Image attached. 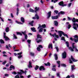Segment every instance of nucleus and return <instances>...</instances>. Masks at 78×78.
Masks as SVG:
<instances>
[{"mask_svg":"<svg viewBox=\"0 0 78 78\" xmlns=\"http://www.w3.org/2000/svg\"><path fill=\"white\" fill-rule=\"evenodd\" d=\"M57 63L58 64V67H60V61H57Z\"/></svg>","mask_w":78,"mask_h":78,"instance_id":"4c0bfd02","label":"nucleus"},{"mask_svg":"<svg viewBox=\"0 0 78 78\" xmlns=\"http://www.w3.org/2000/svg\"><path fill=\"white\" fill-rule=\"evenodd\" d=\"M57 76H58V77H60V76H59V73H57Z\"/></svg>","mask_w":78,"mask_h":78,"instance_id":"bf43d9fd","label":"nucleus"},{"mask_svg":"<svg viewBox=\"0 0 78 78\" xmlns=\"http://www.w3.org/2000/svg\"><path fill=\"white\" fill-rule=\"evenodd\" d=\"M27 42H28L29 44H30V43H31V40H27Z\"/></svg>","mask_w":78,"mask_h":78,"instance_id":"a18cd8bd","label":"nucleus"},{"mask_svg":"<svg viewBox=\"0 0 78 78\" xmlns=\"http://www.w3.org/2000/svg\"><path fill=\"white\" fill-rule=\"evenodd\" d=\"M36 18L37 19H39V16L37 14H35V17H33V19H36Z\"/></svg>","mask_w":78,"mask_h":78,"instance_id":"dca6fc26","label":"nucleus"},{"mask_svg":"<svg viewBox=\"0 0 78 78\" xmlns=\"http://www.w3.org/2000/svg\"><path fill=\"white\" fill-rule=\"evenodd\" d=\"M74 39H78V35H75L74 36Z\"/></svg>","mask_w":78,"mask_h":78,"instance_id":"37998d69","label":"nucleus"},{"mask_svg":"<svg viewBox=\"0 0 78 78\" xmlns=\"http://www.w3.org/2000/svg\"><path fill=\"white\" fill-rule=\"evenodd\" d=\"M51 11H50L48 13V16L47 18H49L50 16H51Z\"/></svg>","mask_w":78,"mask_h":78,"instance_id":"5701e85b","label":"nucleus"},{"mask_svg":"<svg viewBox=\"0 0 78 78\" xmlns=\"http://www.w3.org/2000/svg\"><path fill=\"white\" fill-rule=\"evenodd\" d=\"M66 26L68 27V29H70L71 27V25L69 24V23L67 22L66 23Z\"/></svg>","mask_w":78,"mask_h":78,"instance_id":"6e6552de","label":"nucleus"},{"mask_svg":"<svg viewBox=\"0 0 78 78\" xmlns=\"http://www.w3.org/2000/svg\"><path fill=\"white\" fill-rule=\"evenodd\" d=\"M61 40L62 41L63 40L64 41H66V40H65V38L64 37H62L61 38Z\"/></svg>","mask_w":78,"mask_h":78,"instance_id":"de8ad7c7","label":"nucleus"},{"mask_svg":"<svg viewBox=\"0 0 78 78\" xmlns=\"http://www.w3.org/2000/svg\"><path fill=\"white\" fill-rule=\"evenodd\" d=\"M51 47V49L53 48V46H52V44L51 43H49L48 45V48H49Z\"/></svg>","mask_w":78,"mask_h":78,"instance_id":"2eb2a0df","label":"nucleus"},{"mask_svg":"<svg viewBox=\"0 0 78 78\" xmlns=\"http://www.w3.org/2000/svg\"><path fill=\"white\" fill-rule=\"evenodd\" d=\"M21 20L23 23H24V22H25V19H24V18L23 17H21Z\"/></svg>","mask_w":78,"mask_h":78,"instance_id":"a878e982","label":"nucleus"},{"mask_svg":"<svg viewBox=\"0 0 78 78\" xmlns=\"http://www.w3.org/2000/svg\"><path fill=\"white\" fill-rule=\"evenodd\" d=\"M29 11L30 12H35V10H34L32 9H30Z\"/></svg>","mask_w":78,"mask_h":78,"instance_id":"c756f323","label":"nucleus"},{"mask_svg":"<svg viewBox=\"0 0 78 78\" xmlns=\"http://www.w3.org/2000/svg\"><path fill=\"white\" fill-rule=\"evenodd\" d=\"M59 17L58 16H52L51 17L52 19H58Z\"/></svg>","mask_w":78,"mask_h":78,"instance_id":"4468645a","label":"nucleus"},{"mask_svg":"<svg viewBox=\"0 0 78 78\" xmlns=\"http://www.w3.org/2000/svg\"><path fill=\"white\" fill-rule=\"evenodd\" d=\"M38 47H40V48H43L42 46L41 45H38Z\"/></svg>","mask_w":78,"mask_h":78,"instance_id":"774afa93","label":"nucleus"},{"mask_svg":"<svg viewBox=\"0 0 78 78\" xmlns=\"http://www.w3.org/2000/svg\"><path fill=\"white\" fill-rule=\"evenodd\" d=\"M28 67H29V68H32V67H33V66H31V62L30 61L29 62V64L28 65Z\"/></svg>","mask_w":78,"mask_h":78,"instance_id":"f3484780","label":"nucleus"},{"mask_svg":"<svg viewBox=\"0 0 78 78\" xmlns=\"http://www.w3.org/2000/svg\"><path fill=\"white\" fill-rule=\"evenodd\" d=\"M70 77L71 78H75V76H74V75L73 74L70 76Z\"/></svg>","mask_w":78,"mask_h":78,"instance_id":"5fc2aeb1","label":"nucleus"},{"mask_svg":"<svg viewBox=\"0 0 78 78\" xmlns=\"http://www.w3.org/2000/svg\"><path fill=\"white\" fill-rule=\"evenodd\" d=\"M15 78H20V77H19V76H18V75H16L15 77Z\"/></svg>","mask_w":78,"mask_h":78,"instance_id":"69168bd1","label":"nucleus"},{"mask_svg":"<svg viewBox=\"0 0 78 78\" xmlns=\"http://www.w3.org/2000/svg\"><path fill=\"white\" fill-rule=\"evenodd\" d=\"M65 14V12H64L61 11L60 12L58 13V16H59V15H60V14L63 15V14Z\"/></svg>","mask_w":78,"mask_h":78,"instance_id":"412c9836","label":"nucleus"},{"mask_svg":"<svg viewBox=\"0 0 78 78\" xmlns=\"http://www.w3.org/2000/svg\"><path fill=\"white\" fill-rule=\"evenodd\" d=\"M38 30H39V33H41L43 31V28L41 27L39 28Z\"/></svg>","mask_w":78,"mask_h":78,"instance_id":"b1692460","label":"nucleus"},{"mask_svg":"<svg viewBox=\"0 0 78 78\" xmlns=\"http://www.w3.org/2000/svg\"><path fill=\"white\" fill-rule=\"evenodd\" d=\"M30 55L32 56H34V53H33V52H30Z\"/></svg>","mask_w":78,"mask_h":78,"instance_id":"c9c22d12","label":"nucleus"},{"mask_svg":"<svg viewBox=\"0 0 78 78\" xmlns=\"http://www.w3.org/2000/svg\"><path fill=\"white\" fill-rule=\"evenodd\" d=\"M61 66H63V67H66V65L64 64H62Z\"/></svg>","mask_w":78,"mask_h":78,"instance_id":"4d7b16f0","label":"nucleus"},{"mask_svg":"<svg viewBox=\"0 0 78 78\" xmlns=\"http://www.w3.org/2000/svg\"><path fill=\"white\" fill-rule=\"evenodd\" d=\"M58 33H59V36H60V37H61L62 36L63 34V35L64 36H66V37H67V38H69V37L68 36V35L67 34L64 33V32H63L62 31H58Z\"/></svg>","mask_w":78,"mask_h":78,"instance_id":"f257e3e1","label":"nucleus"},{"mask_svg":"<svg viewBox=\"0 0 78 78\" xmlns=\"http://www.w3.org/2000/svg\"><path fill=\"white\" fill-rule=\"evenodd\" d=\"M71 58L73 62H77V61H78V60H75L74 59V58L73 57V56L72 55H71Z\"/></svg>","mask_w":78,"mask_h":78,"instance_id":"ddd939ff","label":"nucleus"},{"mask_svg":"<svg viewBox=\"0 0 78 78\" xmlns=\"http://www.w3.org/2000/svg\"><path fill=\"white\" fill-rule=\"evenodd\" d=\"M37 39H39V38L42 39V37H41V35L39 34L37 35Z\"/></svg>","mask_w":78,"mask_h":78,"instance_id":"c85d7f7f","label":"nucleus"},{"mask_svg":"<svg viewBox=\"0 0 78 78\" xmlns=\"http://www.w3.org/2000/svg\"><path fill=\"white\" fill-rule=\"evenodd\" d=\"M44 64L45 66H50V63L49 62H48L47 63V64L45 63Z\"/></svg>","mask_w":78,"mask_h":78,"instance_id":"e433bc0d","label":"nucleus"},{"mask_svg":"<svg viewBox=\"0 0 78 78\" xmlns=\"http://www.w3.org/2000/svg\"><path fill=\"white\" fill-rule=\"evenodd\" d=\"M75 69V65H72L71 66V71L72 72V71H73Z\"/></svg>","mask_w":78,"mask_h":78,"instance_id":"a211bd4d","label":"nucleus"},{"mask_svg":"<svg viewBox=\"0 0 78 78\" xmlns=\"http://www.w3.org/2000/svg\"><path fill=\"white\" fill-rule=\"evenodd\" d=\"M13 37L14 38V39H17V37H16V36L15 35V34H13Z\"/></svg>","mask_w":78,"mask_h":78,"instance_id":"6e6d98bb","label":"nucleus"},{"mask_svg":"<svg viewBox=\"0 0 78 78\" xmlns=\"http://www.w3.org/2000/svg\"><path fill=\"white\" fill-rule=\"evenodd\" d=\"M17 12H16V15L17 16H18L19 14V8H17L16 9Z\"/></svg>","mask_w":78,"mask_h":78,"instance_id":"7c9ffc66","label":"nucleus"},{"mask_svg":"<svg viewBox=\"0 0 78 78\" xmlns=\"http://www.w3.org/2000/svg\"><path fill=\"white\" fill-rule=\"evenodd\" d=\"M54 12H55L56 14H58V11L57 10H55Z\"/></svg>","mask_w":78,"mask_h":78,"instance_id":"864d4df0","label":"nucleus"},{"mask_svg":"<svg viewBox=\"0 0 78 78\" xmlns=\"http://www.w3.org/2000/svg\"><path fill=\"white\" fill-rule=\"evenodd\" d=\"M39 66H36L35 67V70H37V69H39Z\"/></svg>","mask_w":78,"mask_h":78,"instance_id":"ea45409f","label":"nucleus"},{"mask_svg":"<svg viewBox=\"0 0 78 78\" xmlns=\"http://www.w3.org/2000/svg\"><path fill=\"white\" fill-rule=\"evenodd\" d=\"M1 12H2V10H1V9H0V19H1L2 21V22H4V20H3V19L2 18L0 17V16H2L1 15Z\"/></svg>","mask_w":78,"mask_h":78,"instance_id":"bb28decb","label":"nucleus"},{"mask_svg":"<svg viewBox=\"0 0 78 78\" xmlns=\"http://www.w3.org/2000/svg\"><path fill=\"white\" fill-rule=\"evenodd\" d=\"M39 27L37 28V29L39 30L40 28H45L46 27V25L45 24H44L42 25L41 26V24H39Z\"/></svg>","mask_w":78,"mask_h":78,"instance_id":"7ed1b4c3","label":"nucleus"},{"mask_svg":"<svg viewBox=\"0 0 78 78\" xmlns=\"http://www.w3.org/2000/svg\"><path fill=\"white\" fill-rule=\"evenodd\" d=\"M67 54H66V52L64 51L63 53H62V58L64 59H65V58H66V55Z\"/></svg>","mask_w":78,"mask_h":78,"instance_id":"1a4fd4ad","label":"nucleus"},{"mask_svg":"<svg viewBox=\"0 0 78 78\" xmlns=\"http://www.w3.org/2000/svg\"><path fill=\"white\" fill-rule=\"evenodd\" d=\"M22 34L24 35V37L26 40H27V38H28V36L26 34V31H25L24 32H21Z\"/></svg>","mask_w":78,"mask_h":78,"instance_id":"20e7f679","label":"nucleus"},{"mask_svg":"<svg viewBox=\"0 0 78 78\" xmlns=\"http://www.w3.org/2000/svg\"><path fill=\"white\" fill-rule=\"evenodd\" d=\"M15 22L16 23H18V24H23V23H21L20 22L18 21L17 20H16Z\"/></svg>","mask_w":78,"mask_h":78,"instance_id":"58836bf2","label":"nucleus"},{"mask_svg":"<svg viewBox=\"0 0 78 78\" xmlns=\"http://www.w3.org/2000/svg\"><path fill=\"white\" fill-rule=\"evenodd\" d=\"M4 76H6V77H8V76H9V74H5Z\"/></svg>","mask_w":78,"mask_h":78,"instance_id":"49530a36","label":"nucleus"},{"mask_svg":"<svg viewBox=\"0 0 78 78\" xmlns=\"http://www.w3.org/2000/svg\"><path fill=\"white\" fill-rule=\"evenodd\" d=\"M11 17H12V18H13L14 17V15L12 14V13H11L10 14Z\"/></svg>","mask_w":78,"mask_h":78,"instance_id":"052dcab7","label":"nucleus"},{"mask_svg":"<svg viewBox=\"0 0 78 78\" xmlns=\"http://www.w3.org/2000/svg\"><path fill=\"white\" fill-rule=\"evenodd\" d=\"M0 42L1 44H5V41H4L2 39H1L0 40Z\"/></svg>","mask_w":78,"mask_h":78,"instance_id":"f704fd0d","label":"nucleus"},{"mask_svg":"<svg viewBox=\"0 0 78 78\" xmlns=\"http://www.w3.org/2000/svg\"><path fill=\"white\" fill-rule=\"evenodd\" d=\"M66 45L68 47H69V43L68 41H66Z\"/></svg>","mask_w":78,"mask_h":78,"instance_id":"a19ab883","label":"nucleus"},{"mask_svg":"<svg viewBox=\"0 0 78 78\" xmlns=\"http://www.w3.org/2000/svg\"><path fill=\"white\" fill-rule=\"evenodd\" d=\"M13 69L14 70V69H15V67H14V66L12 65H11L10 67L9 70H12V69Z\"/></svg>","mask_w":78,"mask_h":78,"instance_id":"4be33fe9","label":"nucleus"},{"mask_svg":"<svg viewBox=\"0 0 78 78\" xmlns=\"http://www.w3.org/2000/svg\"><path fill=\"white\" fill-rule=\"evenodd\" d=\"M59 5L60 6H67V4H64L63 2H61L59 3Z\"/></svg>","mask_w":78,"mask_h":78,"instance_id":"423d86ee","label":"nucleus"},{"mask_svg":"<svg viewBox=\"0 0 78 78\" xmlns=\"http://www.w3.org/2000/svg\"><path fill=\"white\" fill-rule=\"evenodd\" d=\"M68 20H72V18L69 17H68Z\"/></svg>","mask_w":78,"mask_h":78,"instance_id":"3c124183","label":"nucleus"},{"mask_svg":"<svg viewBox=\"0 0 78 78\" xmlns=\"http://www.w3.org/2000/svg\"><path fill=\"white\" fill-rule=\"evenodd\" d=\"M69 63L71 64V63H72V61L71 60V58L69 59Z\"/></svg>","mask_w":78,"mask_h":78,"instance_id":"e2e57ef3","label":"nucleus"},{"mask_svg":"<svg viewBox=\"0 0 78 78\" xmlns=\"http://www.w3.org/2000/svg\"><path fill=\"white\" fill-rule=\"evenodd\" d=\"M72 21L73 22L75 23V18H73V19H72Z\"/></svg>","mask_w":78,"mask_h":78,"instance_id":"09e8293b","label":"nucleus"},{"mask_svg":"<svg viewBox=\"0 0 78 78\" xmlns=\"http://www.w3.org/2000/svg\"><path fill=\"white\" fill-rule=\"evenodd\" d=\"M58 1V0H55V1H54V0H51V2H54V3H56L57 1Z\"/></svg>","mask_w":78,"mask_h":78,"instance_id":"603ef678","label":"nucleus"},{"mask_svg":"<svg viewBox=\"0 0 78 78\" xmlns=\"http://www.w3.org/2000/svg\"><path fill=\"white\" fill-rule=\"evenodd\" d=\"M34 20L32 21L31 22H30V25L31 26H33V23H34Z\"/></svg>","mask_w":78,"mask_h":78,"instance_id":"473e14b6","label":"nucleus"},{"mask_svg":"<svg viewBox=\"0 0 78 78\" xmlns=\"http://www.w3.org/2000/svg\"><path fill=\"white\" fill-rule=\"evenodd\" d=\"M22 52H20V53H17H17H14V54L15 56H17V55H19L18 56V59H20V58H21L22 57V55H21L22 54Z\"/></svg>","mask_w":78,"mask_h":78,"instance_id":"f03ea898","label":"nucleus"},{"mask_svg":"<svg viewBox=\"0 0 78 78\" xmlns=\"http://www.w3.org/2000/svg\"><path fill=\"white\" fill-rule=\"evenodd\" d=\"M71 5H72V3H69L68 5V7H70V6H71Z\"/></svg>","mask_w":78,"mask_h":78,"instance_id":"0e129e2a","label":"nucleus"},{"mask_svg":"<svg viewBox=\"0 0 78 78\" xmlns=\"http://www.w3.org/2000/svg\"><path fill=\"white\" fill-rule=\"evenodd\" d=\"M24 73V71H23L22 70H20V72L17 73V74L22 75V73Z\"/></svg>","mask_w":78,"mask_h":78,"instance_id":"9b49d317","label":"nucleus"},{"mask_svg":"<svg viewBox=\"0 0 78 78\" xmlns=\"http://www.w3.org/2000/svg\"><path fill=\"white\" fill-rule=\"evenodd\" d=\"M54 22L55 23V26H58V22L56 21H54Z\"/></svg>","mask_w":78,"mask_h":78,"instance_id":"2f4dec72","label":"nucleus"},{"mask_svg":"<svg viewBox=\"0 0 78 78\" xmlns=\"http://www.w3.org/2000/svg\"><path fill=\"white\" fill-rule=\"evenodd\" d=\"M31 30L33 32H36V28L34 27H32L31 28Z\"/></svg>","mask_w":78,"mask_h":78,"instance_id":"aec40b11","label":"nucleus"},{"mask_svg":"<svg viewBox=\"0 0 78 78\" xmlns=\"http://www.w3.org/2000/svg\"><path fill=\"white\" fill-rule=\"evenodd\" d=\"M39 69L40 70H44L45 68H44V67L43 66H41L40 67Z\"/></svg>","mask_w":78,"mask_h":78,"instance_id":"6ab92c4d","label":"nucleus"},{"mask_svg":"<svg viewBox=\"0 0 78 78\" xmlns=\"http://www.w3.org/2000/svg\"><path fill=\"white\" fill-rule=\"evenodd\" d=\"M52 70H53V71H56V69L55 68H53L52 69Z\"/></svg>","mask_w":78,"mask_h":78,"instance_id":"338daca9","label":"nucleus"},{"mask_svg":"<svg viewBox=\"0 0 78 78\" xmlns=\"http://www.w3.org/2000/svg\"><path fill=\"white\" fill-rule=\"evenodd\" d=\"M36 41L37 43H39V42H41L42 41V39H39L38 38H36Z\"/></svg>","mask_w":78,"mask_h":78,"instance_id":"f8f14e48","label":"nucleus"},{"mask_svg":"<svg viewBox=\"0 0 78 78\" xmlns=\"http://www.w3.org/2000/svg\"><path fill=\"white\" fill-rule=\"evenodd\" d=\"M12 74H14V75H16L17 73L16 72H13L12 73Z\"/></svg>","mask_w":78,"mask_h":78,"instance_id":"680f3d73","label":"nucleus"},{"mask_svg":"<svg viewBox=\"0 0 78 78\" xmlns=\"http://www.w3.org/2000/svg\"><path fill=\"white\" fill-rule=\"evenodd\" d=\"M5 31L8 33L9 31V27H6L5 29Z\"/></svg>","mask_w":78,"mask_h":78,"instance_id":"cd10ccee","label":"nucleus"},{"mask_svg":"<svg viewBox=\"0 0 78 78\" xmlns=\"http://www.w3.org/2000/svg\"><path fill=\"white\" fill-rule=\"evenodd\" d=\"M72 47L73 49H75L76 51H78V50L76 48V46H75V43H73Z\"/></svg>","mask_w":78,"mask_h":78,"instance_id":"39448f33","label":"nucleus"},{"mask_svg":"<svg viewBox=\"0 0 78 78\" xmlns=\"http://www.w3.org/2000/svg\"><path fill=\"white\" fill-rule=\"evenodd\" d=\"M55 49H56L57 50V51L58 52V51H59V49L58 48V47H55Z\"/></svg>","mask_w":78,"mask_h":78,"instance_id":"8fccbe9b","label":"nucleus"},{"mask_svg":"<svg viewBox=\"0 0 78 78\" xmlns=\"http://www.w3.org/2000/svg\"><path fill=\"white\" fill-rule=\"evenodd\" d=\"M50 34L51 36H52L54 37H55L56 38H57V39L59 38V36L58 35L56 34H51V33H50Z\"/></svg>","mask_w":78,"mask_h":78,"instance_id":"0eeeda50","label":"nucleus"},{"mask_svg":"<svg viewBox=\"0 0 78 78\" xmlns=\"http://www.w3.org/2000/svg\"><path fill=\"white\" fill-rule=\"evenodd\" d=\"M37 50L38 51H41V48L39 47H38L37 48Z\"/></svg>","mask_w":78,"mask_h":78,"instance_id":"13d9d810","label":"nucleus"},{"mask_svg":"<svg viewBox=\"0 0 78 78\" xmlns=\"http://www.w3.org/2000/svg\"><path fill=\"white\" fill-rule=\"evenodd\" d=\"M69 48L70 50L71 51H74L73 49V48H72L71 47Z\"/></svg>","mask_w":78,"mask_h":78,"instance_id":"79ce46f5","label":"nucleus"},{"mask_svg":"<svg viewBox=\"0 0 78 78\" xmlns=\"http://www.w3.org/2000/svg\"><path fill=\"white\" fill-rule=\"evenodd\" d=\"M54 56L55 57V60H57L58 59V55L56 54H55L54 55Z\"/></svg>","mask_w":78,"mask_h":78,"instance_id":"72a5a7b5","label":"nucleus"},{"mask_svg":"<svg viewBox=\"0 0 78 78\" xmlns=\"http://www.w3.org/2000/svg\"><path fill=\"white\" fill-rule=\"evenodd\" d=\"M17 34L18 35H20V36H22V33L18 32L17 33Z\"/></svg>","mask_w":78,"mask_h":78,"instance_id":"c03bdc74","label":"nucleus"},{"mask_svg":"<svg viewBox=\"0 0 78 78\" xmlns=\"http://www.w3.org/2000/svg\"><path fill=\"white\" fill-rule=\"evenodd\" d=\"M35 12H37L38 11H39V7H35Z\"/></svg>","mask_w":78,"mask_h":78,"instance_id":"393cba45","label":"nucleus"},{"mask_svg":"<svg viewBox=\"0 0 78 78\" xmlns=\"http://www.w3.org/2000/svg\"><path fill=\"white\" fill-rule=\"evenodd\" d=\"M4 37L5 38V41H8V40H9V38L6 36V33H4Z\"/></svg>","mask_w":78,"mask_h":78,"instance_id":"9d476101","label":"nucleus"}]
</instances>
